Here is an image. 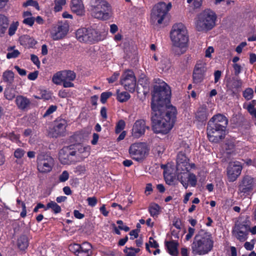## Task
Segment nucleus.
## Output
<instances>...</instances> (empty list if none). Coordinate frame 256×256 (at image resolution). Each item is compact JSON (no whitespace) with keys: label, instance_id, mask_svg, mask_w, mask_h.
<instances>
[{"label":"nucleus","instance_id":"nucleus-59","mask_svg":"<svg viewBox=\"0 0 256 256\" xmlns=\"http://www.w3.org/2000/svg\"><path fill=\"white\" fill-rule=\"evenodd\" d=\"M119 76L120 73L118 72H115L111 77L108 78L107 80L109 83H112L118 80Z\"/></svg>","mask_w":256,"mask_h":256},{"label":"nucleus","instance_id":"nucleus-27","mask_svg":"<svg viewBox=\"0 0 256 256\" xmlns=\"http://www.w3.org/2000/svg\"><path fill=\"white\" fill-rule=\"evenodd\" d=\"M166 246L167 248L168 252L172 256H178V244L174 240L166 242H165Z\"/></svg>","mask_w":256,"mask_h":256},{"label":"nucleus","instance_id":"nucleus-19","mask_svg":"<svg viewBox=\"0 0 256 256\" xmlns=\"http://www.w3.org/2000/svg\"><path fill=\"white\" fill-rule=\"evenodd\" d=\"M148 128L149 127L146 126L144 120H137L133 126L132 135L134 138H138L144 134L146 129Z\"/></svg>","mask_w":256,"mask_h":256},{"label":"nucleus","instance_id":"nucleus-34","mask_svg":"<svg viewBox=\"0 0 256 256\" xmlns=\"http://www.w3.org/2000/svg\"><path fill=\"white\" fill-rule=\"evenodd\" d=\"M52 82L56 85H60L64 82L63 70L54 74L52 78Z\"/></svg>","mask_w":256,"mask_h":256},{"label":"nucleus","instance_id":"nucleus-29","mask_svg":"<svg viewBox=\"0 0 256 256\" xmlns=\"http://www.w3.org/2000/svg\"><path fill=\"white\" fill-rule=\"evenodd\" d=\"M8 26V18L4 15L0 14V36H2L5 33Z\"/></svg>","mask_w":256,"mask_h":256},{"label":"nucleus","instance_id":"nucleus-24","mask_svg":"<svg viewBox=\"0 0 256 256\" xmlns=\"http://www.w3.org/2000/svg\"><path fill=\"white\" fill-rule=\"evenodd\" d=\"M209 140L211 142L218 143L224 139L226 136V130L207 133Z\"/></svg>","mask_w":256,"mask_h":256},{"label":"nucleus","instance_id":"nucleus-55","mask_svg":"<svg viewBox=\"0 0 256 256\" xmlns=\"http://www.w3.org/2000/svg\"><path fill=\"white\" fill-rule=\"evenodd\" d=\"M118 224V228L120 230H123L125 232H128L130 230V228L128 226L124 224L122 220H118L116 222Z\"/></svg>","mask_w":256,"mask_h":256},{"label":"nucleus","instance_id":"nucleus-47","mask_svg":"<svg viewBox=\"0 0 256 256\" xmlns=\"http://www.w3.org/2000/svg\"><path fill=\"white\" fill-rule=\"evenodd\" d=\"M126 126V123L124 120H120L118 122L116 126L115 132L116 134H119L123 130Z\"/></svg>","mask_w":256,"mask_h":256},{"label":"nucleus","instance_id":"nucleus-7","mask_svg":"<svg viewBox=\"0 0 256 256\" xmlns=\"http://www.w3.org/2000/svg\"><path fill=\"white\" fill-rule=\"evenodd\" d=\"M76 36L80 42L89 44H94L103 39L100 34L93 28H79L76 32Z\"/></svg>","mask_w":256,"mask_h":256},{"label":"nucleus","instance_id":"nucleus-9","mask_svg":"<svg viewBox=\"0 0 256 256\" xmlns=\"http://www.w3.org/2000/svg\"><path fill=\"white\" fill-rule=\"evenodd\" d=\"M172 4L160 2L156 4L152 10L150 21L153 24H161L168 12L172 8Z\"/></svg>","mask_w":256,"mask_h":256},{"label":"nucleus","instance_id":"nucleus-36","mask_svg":"<svg viewBox=\"0 0 256 256\" xmlns=\"http://www.w3.org/2000/svg\"><path fill=\"white\" fill-rule=\"evenodd\" d=\"M74 146V150L76 151V155H78V154H82L84 153V156H87L89 154L88 148L86 147L83 146L80 144H77L74 146Z\"/></svg>","mask_w":256,"mask_h":256},{"label":"nucleus","instance_id":"nucleus-41","mask_svg":"<svg viewBox=\"0 0 256 256\" xmlns=\"http://www.w3.org/2000/svg\"><path fill=\"white\" fill-rule=\"evenodd\" d=\"M243 108L246 109L252 116L256 118V110L253 103L244 104Z\"/></svg>","mask_w":256,"mask_h":256},{"label":"nucleus","instance_id":"nucleus-51","mask_svg":"<svg viewBox=\"0 0 256 256\" xmlns=\"http://www.w3.org/2000/svg\"><path fill=\"white\" fill-rule=\"evenodd\" d=\"M112 96L111 92H104L100 96V101L102 104H104L106 100Z\"/></svg>","mask_w":256,"mask_h":256},{"label":"nucleus","instance_id":"nucleus-20","mask_svg":"<svg viewBox=\"0 0 256 256\" xmlns=\"http://www.w3.org/2000/svg\"><path fill=\"white\" fill-rule=\"evenodd\" d=\"M67 122L64 119H59L55 121L54 126L52 130L53 137L63 136L66 132Z\"/></svg>","mask_w":256,"mask_h":256},{"label":"nucleus","instance_id":"nucleus-63","mask_svg":"<svg viewBox=\"0 0 256 256\" xmlns=\"http://www.w3.org/2000/svg\"><path fill=\"white\" fill-rule=\"evenodd\" d=\"M38 76V72L35 71L28 74V78L31 80H35Z\"/></svg>","mask_w":256,"mask_h":256},{"label":"nucleus","instance_id":"nucleus-60","mask_svg":"<svg viewBox=\"0 0 256 256\" xmlns=\"http://www.w3.org/2000/svg\"><path fill=\"white\" fill-rule=\"evenodd\" d=\"M195 232V230L194 228H192L191 227L188 228V233L186 236V240H189L192 236L194 235Z\"/></svg>","mask_w":256,"mask_h":256},{"label":"nucleus","instance_id":"nucleus-10","mask_svg":"<svg viewBox=\"0 0 256 256\" xmlns=\"http://www.w3.org/2000/svg\"><path fill=\"white\" fill-rule=\"evenodd\" d=\"M37 168L41 173L50 172L54 166V159L49 155L41 152L37 156Z\"/></svg>","mask_w":256,"mask_h":256},{"label":"nucleus","instance_id":"nucleus-50","mask_svg":"<svg viewBox=\"0 0 256 256\" xmlns=\"http://www.w3.org/2000/svg\"><path fill=\"white\" fill-rule=\"evenodd\" d=\"M22 202V212H20V216L22 218H24L26 215V206L24 202H22L20 199L18 198L16 200V203L20 204Z\"/></svg>","mask_w":256,"mask_h":256},{"label":"nucleus","instance_id":"nucleus-22","mask_svg":"<svg viewBox=\"0 0 256 256\" xmlns=\"http://www.w3.org/2000/svg\"><path fill=\"white\" fill-rule=\"evenodd\" d=\"M208 122H212L216 126L223 128L226 129V128L228 124V118L222 114H217L214 115Z\"/></svg>","mask_w":256,"mask_h":256},{"label":"nucleus","instance_id":"nucleus-8","mask_svg":"<svg viewBox=\"0 0 256 256\" xmlns=\"http://www.w3.org/2000/svg\"><path fill=\"white\" fill-rule=\"evenodd\" d=\"M249 218H241L236 224L232 230L233 236L239 241L244 242L248 238L250 229Z\"/></svg>","mask_w":256,"mask_h":256},{"label":"nucleus","instance_id":"nucleus-37","mask_svg":"<svg viewBox=\"0 0 256 256\" xmlns=\"http://www.w3.org/2000/svg\"><path fill=\"white\" fill-rule=\"evenodd\" d=\"M64 81H74L76 78V74L73 71L70 70H63Z\"/></svg>","mask_w":256,"mask_h":256},{"label":"nucleus","instance_id":"nucleus-23","mask_svg":"<svg viewBox=\"0 0 256 256\" xmlns=\"http://www.w3.org/2000/svg\"><path fill=\"white\" fill-rule=\"evenodd\" d=\"M208 116V113L206 106H202L197 110L195 114V118L198 121L203 122L207 120Z\"/></svg>","mask_w":256,"mask_h":256},{"label":"nucleus","instance_id":"nucleus-32","mask_svg":"<svg viewBox=\"0 0 256 256\" xmlns=\"http://www.w3.org/2000/svg\"><path fill=\"white\" fill-rule=\"evenodd\" d=\"M28 246V238L26 236H22L18 240V246L22 250H25Z\"/></svg>","mask_w":256,"mask_h":256},{"label":"nucleus","instance_id":"nucleus-40","mask_svg":"<svg viewBox=\"0 0 256 256\" xmlns=\"http://www.w3.org/2000/svg\"><path fill=\"white\" fill-rule=\"evenodd\" d=\"M54 10L58 12L62 10V7L66 4V0H54Z\"/></svg>","mask_w":256,"mask_h":256},{"label":"nucleus","instance_id":"nucleus-38","mask_svg":"<svg viewBox=\"0 0 256 256\" xmlns=\"http://www.w3.org/2000/svg\"><path fill=\"white\" fill-rule=\"evenodd\" d=\"M226 129L222 128L218 125L216 126V124H214L212 122H208L207 126V133H210V132H216L218 130V131H222L226 130Z\"/></svg>","mask_w":256,"mask_h":256},{"label":"nucleus","instance_id":"nucleus-16","mask_svg":"<svg viewBox=\"0 0 256 256\" xmlns=\"http://www.w3.org/2000/svg\"><path fill=\"white\" fill-rule=\"evenodd\" d=\"M255 186L254 178L249 176H245L238 187L240 192L248 194Z\"/></svg>","mask_w":256,"mask_h":256},{"label":"nucleus","instance_id":"nucleus-45","mask_svg":"<svg viewBox=\"0 0 256 256\" xmlns=\"http://www.w3.org/2000/svg\"><path fill=\"white\" fill-rule=\"evenodd\" d=\"M22 6L24 7L32 6L34 7L37 10H40V6L38 3L35 0H28L22 4Z\"/></svg>","mask_w":256,"mask_h":256},{"label":"nucleus","instance_id":"nucleus-57","mask_svg":"<svg viewBox=\"0 0 256 256\" xmlns=\"http://www.w3.org/2000/svg\"><path fill=\"white\" fill-rule=\"evenodd\" d=\"M34 20H35V18L34 17H32V16L28 17V18H25L23 20V23L26 25H28L30 26H33Z\"/></svg>","mask_w":256,"mask_h":256},{"label":"nucleus","instance_id":"nucleus-4","mask_svg":"<svg viewBox=\"0 0 256 256\" xmlns=\"http://www.w3.org/2000/svg\"><path fill=\"white\" fill-rule=\"evenodd\" d=\"M170 38L176 54L181 55L186 51L188 36L186 28L182 24H176L173 26L170 32Z\"/></svg>","mask_w":256,"mask_h":256},{"label":"nucleus","instance_id":"nucleus-42","mask_svg":"<svg viewBox=\"0 0 256 256\" xmlns=\"http://www.w3.org/2000/svg\"><path fill=\"white\" fill-rule=\"evenodd\" d=\"M160 210V206L158 204H154L150 206L148 211L150 216L154 217L159 214Z\"/></svg>","mask_w":256,"mask_h":256},{"label":"nucleus","instance_id":"nucleus-30","mask_svg":"<svg viewBox=\"0 0 256 256\" xmlns=\"http://www.w3.org/2000/svg\"><path fill=\"white\" fill-rule=\"evenodd\" d=\"M190 164L188 161H179L177 162L176 164V174L180 172H188Z\"/></svg>","mask_w":256,"mask_h":256},{"label":"nucleus","instance_id":"nucleus-39","mask_svg":"<svg viewBox=\"0 0 256 256\" xmlns=\"http://www.w3.org/2000/svg\"><path fill=\"white\" fill-rule=\"evenodd\" d=\"M50 208H51L54 214L60 213L62 210L60 206L54 201H50L48 202L44 210H46Z\"/></svg>","mask_w":256,"mask_h":256},{"label":"nucleus","instance_id":"nucleus-3","mask_svg":"<svg viewBox=\"0 0 256 256\" xmlns=\"http://www.w3.org/2000/svg\"><path fill=\"white\" fill-rule=\"evenodd\" d=\"M214 240L212 234L204 230H200L194 236L191 244L194 256H204L211 252L214 248Z\"/></svg>","mask_w":256,"mask_h":256},{"label":"nucleus","instance_id":"nucleus-56","mask_svg":"<svg viewBox=\"0 0 256 256\" xmlns=\"http://www.w3.org/2000/svg\"><path fill=\"white\" fill-rule=\"evenodd\" d=\"M57 106H50L46 110L44 114V117L48 116L56 110Z\"/></svg>","mask_w":256,"mask_h":256},{"label":"nucleus","instance_id":"nucleus-26","mask_svg":"<svg viewBox=\"0 0 256 256\" xmlns=\"http://www.w3.org/2000/svg\"><path fill=\"white\" fill-rule=\"evenodd\" d=\"M16 103L19 109L24 110L30 106V101L28 98L24 96H18L16 97Z\"/></svg>","mask_w":256,"mask_h":256},{"label":"nucleus","instance_id":"nucleus-5","mask_svg":"<svg viewBox=\"0 0 256 256\" xmlns=\"http://www.w3.org/2000/svg\"><path fill=\"white\" fill-rule=\"evenodd\" d=\"M217 16L215 12L206 9L200 12L195 22L196 30L200 32H207L212 30L216 26Z\"/></svg>","mask_w":256,"mask_h":256},{"label":"nucleus","instance_id":"nucleus-1","mask_svg":"<svg viewBox=\"0 0 256 256\" xmlns=\"http://www.w3.org/2000/svg\"><path fill=\"white\" fill-rule=\"evenodd\" d=\"M152 110V127L154 132L168 134L174 126L176 115V108L170 106L167 108Z\"/></svg>","mask_w":256,"mask_h":256},{"label":"nucleus","instance_id":"nucleus-53","mask_svg":"<svg viewBox=\"0 0 256 256\" xmlns=\"http://www.w3.org/2000/svg\"><path fill=\"white\" fill-rule=\"evenodd\" d=\"M86 201L88 202V205L91 207L95 206L98 202V200L95 196L88 197L86 199Z\"/></svg>","mask_w":256,"mask_h":256},{"label":"nucleus","instance_id":"nucleus-6","mask_svg":"<svg viewBox=\"0 0 256 256\" xmlns=\"http://www.w3.org/2000/svg\"><path fill=\"white\" fill-rule=\"evenodd\" d=\"M90 10L94 18L106 20L110 18L111 6L106 0H91Z\"/></svg>","mask_w":256,"mask_h":256},{"label":"nucleus","instance_id":"nucleus-17","mask_svg":"<svg viewBox=\"0 0 256 256\" xmlns=\"http://www.w3.org/2000/svg\"><path fill=\"white\" fill-rule=\"evenodd\" d=\"M206 71V67L205 63H197L193 72L194 82L196 84L201 82L204 78Z\"/></svg>","mask_w":256,"mask_h":256},{"label":"nucleus","instance_id":"nucleus-58","mask_svg":"<svg viewBox=\"0 0 256 256\" xmlns=\"http://www.w3.org/2000/svg\"><path fill=\"white\" fill-rule=\"evenodd\" d=\"M80 244H72L70 246L69 249L70 251L74 252L76 255L78 253L80 250Z\"/></svg>","mask_w":256,"mask_h":256},{"label":"nucleus","instance_id":"nucleus-48","mask_svg":"<svg viewBox=\"0 0 256 256\" xmlns=\"http://www.w3.org/2000/svg\"><path fill=\"white\" fill-rule=\"evenodd\" d=\"M18 26V22H13L10 25L8 28V34L10 36H13Z\"/></svg>","mask_w":256,"mask_h":256},{"label":"nucleus","instance_id":"nucleus-33","mask_svg":"<svg viewBox=\"0 0 256 256\" xmlns=\"http://www.w3.org/2000/svg\"><path fill=\"white\" fill-rule=\"evenodd\" d=\"M0 138H7L10 140L11 141H12V142H18L20 141V136L16 134L14 132H11L9 133L3 132L0 136Z\"/></svg>","mask_w":256,"mask_h":256},{"label":"nucleus","instance_id":"nucleus-14","mask_svg":"<svg viewBox=\"0 0 256 256\" xmlns=\"http://www.w3.org/2000/svg\"><path fill=\"white\" fill-rule=\"evenodd\" d=\"M68 31V24L58 22L54 26L50 32V38L54 40H58L65 37Z\"/></svg>","mask_w":256,"mask_h":256},{"label":"nucleus","instance_id":"nucleus-21","mask_svg":"<svg viewBox=\"0 0 256 256\" xmlns=\"http://www.w3.org/2000/svg\"><path fill=\"white\" fill-rule=\"evenodd\" d=\"M70 6L72 11L77 15L82 16L84 14V6L82 0H72Z\"/></svg>","mask_w":256,"mask_h":256},{"label":"nucleus","instance_id":"nucleus-49","mask_svg":"<svg viewBox=\"0 0 256 256\" xmlns=\"http://www.w3.org/2000/svg\"><path fill=\"white\" fill-rule=\"evenodd\" d=\"M242 82L241 80L238 78H233L232 82V88L236 90L242 88Z\"/></svg>","mask_w":256,"mask_h":256},{"label":"nucleus","instance_id":"nucleus-54","mask_svg":"<svg viewBox=\"0 0 256 256\" xmlns=\"http://www.w3.org/2000/svg\"><path fill=\"white\" fill-rule=\"evenodd\" d=\"M24 153L25 152L24 150L18 148L14 151V156L17 158H20L24 156Z\"/></svg>","mask_w":256,"mask_h":256},{"label":"nucleus","instance_id":"nucleus-44","mask_svg":"<svg viewBox=\"0 0 256 256\" xmlns=\"http://www.w3.org/2000/svg\"><path fill=\"white\" fill-rule=\"evenodd\" d=\"M8 52L6 54V58L8 59L16 58L20 54L18 50H13L12 47L8 48Z\"/></svg>","mask_w":256,"mask_h":256},{"label":"nucleus","instance_id":"nucleus-31","mask_svg":"<svg viewBox=\"0 0 256 256\" xmlns=\"http://www.w3.org/2000/svg\"><path fill=\"white\" fill-rule=\"evenodd\" d=\"M4 81L7 83L6 86H12L14 80V74L11 70H8L4 72L3 75Z\"/></svg>","mask_w":256,"mask_h":256},{"label":"nucleus","instance_id":"nucleus-2","mask_svg":"<svg viewBox=\"0 0 256 256\" xmlns=\"http://www.w3.org/2000/svg\"><path fill=\"white\" fill-rule=\"evenodd\" d=\"M170 96L171 90L169 86L160 79H155V84L152 93V110L167 108L172 106L168 105Z\"/></svg>","mask_w":256,"mask_h":256},{"label":"nucleus","instance_id":"nucleus-15","mask_svg":"<svg viewBox=\"0 0 256 256\" xmlns=\"http://www.w3.org/2000/svg\"><path fill=\"white\" fill-rule=\"evenodd\" d=\"M74 146L72 145L66 146L61 149L59 152L58 158L62 164H69L72 161V156H76V151L74 150Z\"/></svg>","mask_w":256,"mask_h":256},{"label":"nucleus","instance_id":"nucleus-43","mask_svg":"<svg viewBox=\"0 0 256 256\" xmlns=\"http://www.w3.org/2000/svg\"><path fill=\"white\" fill-rule=\"evenodd\" d=\"M130 98V95L127 92H118L117 99L121 102L127 101Z\"/></svg>","mask_w":256,"mask_h":256},{"label":"nucleus","instance_id":"nucleus-28","mask_svg":"<svg viewBox=\"0 0 256 256\" xmlns=\"http://www.w3.org/2000/svg\"><path fill=\"white\" fill-rule=\"evenodd\" d=\"M16 86L14 85L6 86V87L4 92V96L8 100H13L16 96L15 92Z\"/></svg>","mask_w":256,"mask_h":256},{"label":"nucleus","instance_id":"nucleus-18","mask_svg":"<svg viewBox=\"0 0 256 256\" xmlns=\"http://www.w3.org/2000/svg\"><path fill=\"white\" fill-rule=\"evenodd\" d=\"M242 166L238 162H234L230 164L227 169V175L230 182L235 181L240 174Z\"/></svg>","mask_w":256,"mask_h":256},{"label":"nucleus","instance_id":"nucleus-46","mask_svg":"<svg viewBox=\"0 0 256 256\" xmlns=\"http://www.w3.org/2000/svg\"><path fill=\"white\" fill-rule=\"evenodd\" d=\"M254 90L252 88H247L243 92V96L247 100H251L253 97Z\"/></svg>","mask_w":256,"mask_h":256},{"label":"nucleus","instance_id":"nucleus-62","mask_svg":"<svg viewBox=\"0 0 256 256\" xmlns=\"http://www.w3.org/2000/svg\"><path fill=\"white\" fill-rule=\"evenodd\" d=\"M233 68L234 70L235 75L237 76L239 74L242 70L241 66L238 64H233Z\"/></svg>","mask_w":256,"mask_h":256},{"label":"nucleus","instance_id":"nucleus-11","mask_svg":"<svg viewBox=\"0 0 256 256\" xmlns=\"http://www.w3.org/2000/svg\"><path fill=\"white\" fill-rule=\"evenodd\" d=\"M120 83L126 90L130 92H134L136 80L134 72L131 70H126L121 76Z\"/></svg>","mask_w":256,"mask_h":256},{"label":"nucleus","instance_id":"nucleus-25","mask_svg":"<svg viewBox=\"0 0 256 256\" xmlns=\"http://www.w3.org/2000/svg\"><path fill=\"white\" fill-rule=\"evenodd\" d=\"M92 246L88 242L80 244V250L76 254L77 256H90L92 254Z\"/></svg>","mask_w":256,"mask_h":256},{"label":"nucleus","instance_id":"nucleus-64","mask_svg":"<svg viewBox=\"0 0 256 256\" xmlns=\"http://www.w3.org/2000/svg\"><path fill=\"white\" fill-rule=\"evenodd\" d=\"M246 42H241L236 48V51L238 53L240 54L242 52L243 48L246 46Z\"/></svg>","mask_w":256,"mask_h":256},{"label":"nucleus","instance_id":"nucleus-13","mask_svg":"<svg viewBox=\"0 0 256 256\" xmlns=\"http://www.w3.org/2000/svg\"><path fill=\"white\" fill-rule=\"evenodd\" d=\"M176 176L178 180L185 188H187L188 186L195 187L197 184L196 176L190 172L178 173Z\"/></svg>","mask_w":256,"mask_h":256},{"label":"nucleus","instance_id":"nucleus-52","mask_svg":"<svg viewBox=\"0 0 256 256\" xmlns=\"http://www.w3.org/2000/svg\"><path fill=\"white\" fill-rule=\"evenodd\" d=\"M69 178V174L66 170L62 172L59 176V180L60 182H64Z\"/></svg>","mask_w":256,"mask_h":256},{"label":"nucleus","instance_id":"nucleus-12","mask_svg":"<svg viewBox=\"0 0 256 256\" xmlns=\"http://www.w3.org/2000/svg\"><path fill=\"white\" fill-rule=\"evenodd\" d=\"M129 153L134 160L139 161L144 158L148 154V150L144 144L134 143L130 147Z\"/></svg>","mask_w":256,"mask_h":256},{"label":"nucleus","instance_id":"nucleus-35","mask_svg":"<svg viewBox=\"0 0 256 256\" xmlns=\"http://www.w3.org/2000/svg\"><path fill=\"white\" fill-rule=\"evenodd\" d=\"M170 67V62L169 59L167 58H162L160 64L158 68L162 72H166Z\"/></svg>","mask_w":256,"mask_h":256},{"label":"nucleus","instance_id":"nucleus-61","mask_svg":"<svg viewBox=\"0 0 256 256\" xmlns=\"http://www.w3.org/2000/svg\"><path fill=\"white\" fill-rule=\"evenodd\" d=\"M30 59L34 64H36L37 66L39 67L40 65V62L38 60V57L36 56L34 54H31Z\"/></svg>","mask_w":256,"mask_h":256}]
</instances>
